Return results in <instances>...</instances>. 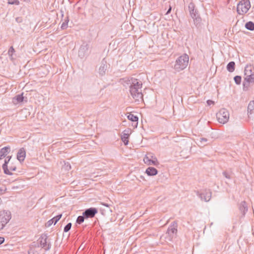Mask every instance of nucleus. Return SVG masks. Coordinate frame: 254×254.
Listing matches in <instances>:
<instances>
[{
    "mask_svg": "<svg viewBox=\"0 0 254 254\" xmlns=\"http://www.w3.org/2000/svg\"><path fill=\"white\" fill-rule=\"evenodd\" d=\"M127 119L129 120H130L132 122H136V124H137V122H138V117L136 116H135L133 114H129L128 116H127Z\"/></svg>",
    "mask_w": 254,
    "mask_h": 254,
    "instance_id": "bb28decb",
    "label": "nucleus"
},
{
    "mask_svg": "<svg viewBox=\"0 0 254 254\" xmlns=\"http://www.w3.org/2000/svg\"><path fill=\"white\" fill-rule=\"evenodd\" d=\"M8 3L9 4L18 5L19 2L18 0H8Z\"/></svg>",
    "mask_w": 254,
    "mask_h": 254,
    "instance_id": "473e14b6",
    "label": "nucleus"
},
{
    "mask_svg": "<svg viewBox=\"0 0 254 254\" xmlns=\"http://www.w3.org/2000/svg\"><path fill=\"white\" fill-rule=\"evenodd\" d=\"M5 189H4L2 188H0V194H2L4 193V192L5 191Z\"/></svg>",
    "mask_w": 254,
    "mask_h": 254,
    "instance_id": "e433bc0d",
    "label": "nucleus"
},
{
    "mask_svg": "<svg viewBox=\"0 0 254 254\" xmlns=\"http://www.w3.org/2000/svg\"><path fill=\"white\" fill-rule=\"evenodd\" d=\"M84 219H86V218H85V217H84L83 214L82 216H79L76 219V223L79 224H80L82 222H83Z\"/></svg>",
    "mask_w": 254,
    "mask_h": 254,
    "instance_id": "c85d7f7f",
    "label": "nucleus"
},
{
    "mask_svg": "<svg viewBox=\"0 0 254 254\" xmlns=\"http://www.w3.org/2000/svg\"><path fill=\"white\" fill-rule=\"evenodd\" d=\"M239 210L242 213L243 216H244L248 211V207L245 201H243L240 203Z\"/></svg>",
    "mask_w": 254,
    "mask_h": 254,
    "instance_id": "4be33fe9",
    "label": "nucleus"
},
{
    "mask_svg": "<svg viewBox=\"0 0 254 254\" xmlns=\"http://www.w3.org/2000/svg\"><path fill=\"white\" fill-rule=\"evenodd\" d=\"M171 9H172V8L170 6V7L168 9V10H167V12H166V14H168L169 13H170L171 11Z\"/></svg>",
    "mask_w": 254,
    "mask_h": 254,
    "instance_id": "ea45409f",
    "label": "nucleus"
},
{
    "mask_svg": "<svg viewBox=\"0 0 254 254\" xmlns=\"http://www.w3.org/2000/svg\"><path fill=\"white\" fill-rule=\"evenodd\" d=\"M189 9L190 15L193 19L194 25L196 27H199L200 25L201 19L198 14L197 10L195 8L194 4L193 2H190L189 4Z\"/></svg>",
    "mask_w": 254,
    "mask_h": 254,
    "instance_id": "7ed1b4c3",
    "label": "nucleus"
},
{
    "mask_svg": "<svg viewBox=\"0 0 254 254\" xmlns=\"http://www.w3.org/2000/svg\"><path fill=\"white\" fill-rule=\"evenodd\" d=\"M89 45L85 42L83 43L78 50V56L80 58H83L88 54Z\"/></svg>",
    "mask_w": 254,
    "mask_h": 254,
    "instance_id": "9d476101",
    "label": "nucleus"
},
{
    "mask_svg": "<svg viewBox=\"0 0 254 254\" xmlns=\"http://www.w3.org/2000/svg\"><path fill=\"white\" fill-rule=\"evenodd\" d=\"M250 83H254V73L244 77V81L243 82L244 88H248Z\"/></svg>",
    "mask_w": 254,
    "mask_h": 254,
    "instance_id": "ddd939ff",
    "label": "nucleus"
},
{
    "mask_svg": "<svg viewBox=\"0 0 254 254\" xmlns=\"http://www.w3.org/2000/svg\"><path fill=\"white\" fill-rule=\"evenodd\" d=\"M223 176L226 178L227 179H231V175L230 174L228 173L227 172L224 171L223 172Z\"/></svg>",
    "mask_w": 254,
    "mask_h": 254,
    "instance_id": "f704fd0d",
    "label": "nucleus"
},
{
    "mask_svg": "<svg viewBox=\"0 0 254 254\" xmlns=\"http://www.w3.org/2000/svg\"><path fill=\"white\" fill-rule=\"evenodd\" d=\"M145 172L148 176H154L157 174L158 171L154 167H149L146 170Z\"/></svg>",
    "mask_w": 254,
    "mask_h": 254,
    "instance_id": "b1692460",
    "label": "nucleus"
},
{
    "mask_svg": "<svg viewBox=\"0 0 254 254\" xmlns=\"http://www.w3.org/2000/svg\"><path fill=\"white\" fill-rule=\"evenodd\" d=\"M196 193L201 200L205 202L209 201L211 198L212 192L210 190L206 189L196 191Z\"/></svg>",
    "mask_w": 254,
    "mask_h": 254,
    "instance_id": "6e6552de",
    "label": "nucleus"
},
{
    "mask_svg": "<svg viewBox=\"0 0 254 254\" xmlns=\"http://www.w3.org/2000/svg\"><path fill=\"white\" fill-rule=\"evenodd\" d=\"M71 223H68L64 227V232H67L70 230L71 227Z\"/></svg>",
    "mask_w": 254,
    "mask_h": 254,
    "instance_id": "7c9ffc66",
    "label": "nucleus"
},
{
    "mask_svg": "<svg viewBox=\"0 0 254 254\" xmlns=\"http://www.w3.org/2000/svg\"><path fill=\"white\" fill-rule=\"evenodd\" d=\"M62 216V214H60L57 216L54 217L52 219L49 220L46 224V226L47 227H50L53 223L56 224L58 221L61 219Z\"/></svg>",
    "mask_w": 254,
    "mask_h": 254,
    "instance_id": "dca6fc26",
    "label": "nucleus"
},
{
    "mask_svg": "<svg viewBox=\"0 0 254 254\" xmlns=\"http://www.w3.org/2000/svg\"><path fill=\"white\" fill-rule=\"evenodd\" d=\"M23 93L18 94L14 97L12 99V102L14 105L22 103L24 100Z\"/></svg>",
    "mask_w": 254,
    "mask_h": 254,
    "instance_id": "f3484780",
    "label": "nucleus"
},
{
    "mask_svg": "<svg viewBox=\"0 0 254 254\" xmlns=\"http://www.w3.org/2000/svg\"><path fill=\"white\" fill-rule=\"evenodd\" d=\"M235 67V63L234 62H229L227 65V69L230 72L234 71Z\"/></svg>",
    "mask_w": 254,
    "mask_h": 254,
    "instance_id": "393cba45",
    "label": "nucleus"
},
{
    "mask_svg": "<svg viewBox=\"0 0 254 254\" xmlns=\"http://www.w3.org/2000/svg\"><path fill=\"white\" fill-rule=\"evenodd\" d=\"M245 77L250 76L254 73V67L252 65H247L245 68Z\"/></svg>",
    "mask_w": 254,
    "mask_h": 254,
    "instance_id": "aec40b11",
    "label": "nucleus"
},
{
    "mask_svg": "<svg viewBox=\"0 0 254 254\" xmlns=\"http://www.w3.org/2000/svg\"><path fill=\"white\" fill-rule=\"evenodd\" d=\"M4 241V239L3 237H0V245L2 244Z\"/></svg>",
    "mask_w": 254,
    "mask_h": 254,
    "instance_id": "4c0bfd02",
    "label": "nucleus"
},
{
    "mask_svg": "<svg viewBox=\"0 0 254 254\" xmlns=\"http://www.w3.org/2000/svg\"><path fill=\"white\" fill-rule=\"evenodd\" d=\"M11 156H7L4 161V163L2 165V169L3 170L4 173L5 174L7 175H11L12 174L10 172L9 170L7 168V164L10 161L11 159Z\"/></svg>",
    "mask_w": 254,
    "mask_h": 254,
    "instance_id": "6ab92c4d",
    "label": "nucleus"
},
{
    "mask_svg": "<svg viewBox=\"0 0 254 254\" xmlns=\"http://www.w3.org/2000/svg\"><path fill=\"white\" fill-rule=\"evenodd\" d=\"M207 103L208 105H211L212 104H214V102L212 101V100H208L207 101Z\"/></svg>",
    "mask_w": 254,
    "mask_h": 254,
    "instance_id": "c9c22d12",
    "label": "nucleus"
},
{
    "mask_svg": "<svg viewBox=\"0 0 254 254\" xmlns=\"http://www.w3.org/2000/svg\"><path fill=\"white\" fill-rule=\"evenodd\" d=\"M216 117L218 121L220 123L224 124L226 123L229 119V111L226 109H221L216 114Z\"/></svg>",
    "mask_w": 254,
    "mask_h": 254,
    "instance_id": "0eeeda50",
    "label": "nucleus"
},
{
    "mask_svg": "<svg viewBox=\"0 0 254 254\" xmlns=\"http://www.w3.org/2000/svg\"><path fill=\"white\" fill-rule=\"evenodd\" d=\"M101 204L102 205H104L105 206H106V207H109L110 205L108 204V203H104V202H101Z\"/></svg>",
    "mask_w": 254,
    "mask_h": 254,
    "instance_id": "58836bf2",
    "label": "nucleus"
},
{
    "mask_svg": "<svg viewBox=\"0 0 254 254\" xmlns=\"http://www.w3.org/2000/svg\"><path fill=\"white\" fill-rule=\"evenodd\" d=\"M29 0H24V1H28Z\"/></svg>",
    "mask_w": 254,
    "mask_h": 254,
    "instance_id": "79ce46f5",
    "label": "nucleus"
},
{
    "mask_svg": "<svg viewBox=\"0 0 254 254\" xmlns=\"http://www.w3.org/2000/svg\"><path fill=\"white\" fill-rule=\"evenodd\" d=\"M129 130L128 129L127 130H125L121 135V139L123 142L124 143L125 145L128 144V138L129 136Z\"/></svg>",
    "mask_w": 254,
    "mask_h": 254,
    "instance_id": "a211bd4d",
    "label": "nucleus"
},
{
    "mask_svg": "<svg viewBox=\"0 0 254 254\" xmlns=\"http://www.w3.org/2000/svg\"><path fill=\"white\" fill-rule=\"evenodd\" d=\"M98 212V210L96 208L91 207L86 209L83 212V215L85 217L86 219L93 218Z\"/></svg>",
    "mask_w": 254,
    "mask_h": 254,
    "instance_id": "f8f14e48",
    "label": "nucleus"
},
{
    "mask_svg": "<svg viewBox=\"0 0 254 254\" xmlns=\"http://www.w3.org/2000/svg\"><path fill=\"white\" fill-rule=\"evenodd\" d=\"M144 162L147 165L157 166L159 162L157 158L152 153H148L143 159Z\"/></svg>",
    "mask_w": 254,
    "mask_h": 254,
    "instance_id": "1a4fd4ad",
    "label": "nucleus"
},
{
    "mask_svg": "<svg viewBox=\"0 0 254 254\" xmlns=\"http://www.w3.org/2000/svg\"><path fill=\"white\" fill-rule=\"evenodd\" d=\"M177 232V224L174 222L173 225H171L168 228L167 234L169 236V240L171 239L175 236Z\"/></svg>",
    "mask_w": 254,
    "mask_h": 254,
    "instance_id": "9b49d317",
    "label": "nucleus"
},
{
    "mask_svg": "<svg viewBox=\"0 0 254 254\" xmlns=\"http://www.w3.org/2000/svg\"><path fill=\"white\" fill-rule=\"evenodd\" d=\"M15 50L12 46H11L8 51V54L9 57H12L13 53H14Z\"/></svg>",
    "mask_w": 254,
    "mask_h": 254,
    "instance_id": "2f4dec72",
    "label": "nucleus"
},
{
    "mask_svg": "<svg viewBox=\"0 0 254 254\" xmlns=\"http://www.w3.org/2000/svg\"><path fill=\"white\" fill-rule=\"evenodd\" d=\"M241 77L239 75L235 76L234 78L236 84L239 85L241 82Z\"/></svg>",
    "mask_w": 254,
    "mask_h": 254,
    "instance_id": "c756f323",
    "label": "nucleus"
},
{
    "mask_svg": "<svg viewBox=\"0 0 254 254\" xmlns=\"http://www.w3.org/2000/svg\"><path fill=\"white\" fill-rule=\"evenodd\" d=\"M16 170V167H10V171H15Z\"/></svg>",
    "mask_w": 254,
    "mask_h": 254,
    "instance_id": "a19ab883",
    "label": "nucleus"
},
{
    "mask_svg": "<svg viewBox=\"0 0 254 254\" xmlns=\"http://www.w3.org/2000/svg\"><path fill=\"white\" fill-rule=\"evenodd\" d=\"M248 114L250 118H254V101H251L248 105Z\"/></svg>",
    "mask_w": 254,
    "mask_h": 254,
    "instance_id": "4468645a",
    "label": "nucleus"
},
{
    "mask_svg": "<svg viewBox=\"0 0 254 254\" xmlns=\"http://www.w3.org/2000/svg\"><path fill=\"white\" fill-rule=\"evenodd\" d=\"M10 149V148L8 146H6L1 148L0 150V159H1L2 157H5L9 152Z\"/></svg>",
    "mask_w": 254,
    "mask_h": 254,
    "instance_id": "5701e85b",
    "label": "nucleus"
},
{
    "mask_svg": "<svg viewBox=\"0 0 254 254\" xmlns=\"http://www.w3.org/2000/svg\"><path fill=\"white\" fill-rule=\"evenodd\" d=\"M250 7L249 0H242L237 4V11L239 14L243 15L248 12Z\"/></svg>",
    "mask_w": 254,
    "mask_h": 254,
    "instance_id": "39448f33",
    "label": "nucleus"
},
{
    "mask_svg": "<svg viewBox=\"0 0 254 254\" xmlns=\"http://www.w3.org/2000/svg\"><path fill=\"white\" fill-rule=\"evenodd\" d=\"M108 68V65L106 62L102 61L101 64L99 68V73L101 75H104Z\"/></svg>",
    "mask_w": 254,
    "mask_h": 254,
    "instance_id": "412c9836",
    "label": "nucleus"
},
{
    "mask_svg": "<svg viewBox=\"0 0 254 254\" xmlns=\"http://www.w3.org/2000/svg\"><path fill=\"white\" fill-rule=\"evenodd\" d=\"M11 219V213L8 210L0 211V230H2Z\"/></svg>",
    "mask_w": 254,
    "mask_h": 254,
    "instance_id": "423d86ee",
    "label": "nucleus"
},
{
    "mask_svg": "<svg viewBox=\"0 0 254 254\" xmlns=\"http://www.w3.org/2000/svg\"><path fill=\"white\" fill-rule=\"evenodd\" d=\"M245 27L249 30H254V23L252 21H249L245 24Z\"/></svg>",
    "mask_w": 254,
    "mask_h": 254,
    "instance_id": "a878e982",
    "label": "nucleus"
},
{
    "mask_svg": "<svg viewBox=\"0 0 254 254\" xmlns=\"http://www.w3.org/2000/svg\"><path fill=\"white\" fill-rule=\"evenodd\" d=\"M123 80L129 85L130 94L135 101L138 103L142 102L143 99L141 90L142 82L133 78H125Z\"/></svg>",
    "mask_w": 254,
    "mask_h": 254,
    "instance_id": "f257e3e1",
    "label": "nucleus"
},
{
    "mask_svg": "<svg viewBox=\"0 0 254 254\" xmlns=\"http://www.w3.org/2000/svg\"><path fill=\"white\" fill-rule=\"evenodd\" d=\"M39 245L38 247L43 249L45 251L50 250L51 248V244L50 240L48 239L47 234H42L38 240Z\"/></svg>",
    "mask_w": 254,
    "mask_h": 254,
    "instance_id": "20e7f679",
    "label": "nucleus"
},
{
    "mask_svg": "<svg viewBox=\"0 0 254 254\" xmlns=\"http://www.w3.org/2000/svg\"><path fill=\"white\" fill-rule=\"evenodd\" d=\"M67 23H68V21H66L64 22L61 25V29H66V27H67Z\"/></svg>",
    "mask_w": 254,
    "mask_h": 254,
    "instance_id": "72a5a7b5",
    "label": "nucleus"
},
{
    "mask_svg": "<svg viewBox=\"0 0 254 254\" xmlns=\"http://www.w3.org/2000/svg\"><path fill=\"white\" fill-rule=\"evenodd\" d=\"M189 57L188 55L185 54L180 56L176 61L174 65V69L179 72L187 67L189 63Z\"/></svg>",
    "mask_w": 254,
    "mask_h": 254,
    "instance_id": "f03ea898",
    "label": "nucleus"
},
{
    "mask_svg": "<svg viewBox=\"0 0 254 254\" xmlns=\"http://www.w3.org/2000/svg\"><path fill=\"white\" fill-rule=\"evenodd\" d=\"M208 140L206 138H200L199 141V146H204L207 144V142Z\"/></svg>",
    "mask_w": 254,
    "mask_h": 254,
    "instance_id": "cd10ccee",
    "label": "nucleus"
},
{
    "mask_svg": "<svg viewBox=\"0 0 254 254\" xmlns=\"http://www.w3.org/2000/svg\"><path fill=\"white\" fill-rule=\"evenodd\" d=\"M26 156V152L24 148H20L17 153V159L19 161V162H23Z\"/></svg>",
    "mask_w": 254,
    "mask_h": 254,
    "instance_id": "2eb2a0df",
    "label": "nucleus"
}]
</instances>
